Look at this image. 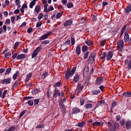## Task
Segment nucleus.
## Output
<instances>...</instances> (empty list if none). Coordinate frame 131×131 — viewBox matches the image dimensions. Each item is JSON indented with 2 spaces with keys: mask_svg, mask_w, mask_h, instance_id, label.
<instances>
[{
  "mask_svg": "<svg viewBox=\"0 0 131 131\" xmlns=\"http://www.w3.org/2000/svg\"><path fill=\"white\" fill-rule=\"evenodd\" d=\"M113 57V52L109 51L106 55V60L107 61H110Z\"/></svg>",
  "mask_w": 131,
  "mask_h": 131,
  "instance_id": "obj_11",
  "label": "nucleus"
},
{
  "mask_svg": "<svg viewBox=\"0 0 131 131\" xmlns=\"http://www.w3.org/2000/svg\"><path fill=\"white\" fill-rule=\"evenodd\" d=\"M85 43H86V45H87V46H88L89 47H92V46H93L94 45V43H93V41H91V40H86L85 41Z\"/></svg>",
  "mask_w": 131,
  "mask_h": 131,
  "instance_id": "obj_27",
  "label": "nucleus"
},
{
  "mask_svg": "<svg viewBox=\"0 0 131 131\" xmlns=\"http://www.w3.org/2000/svg\"><path fill=\"white\" fill-rule=\"evenodd\" d=\"M17 57H18V53H15L13 54V55L12 56V57L13 59H16V58L17 59Z\"/></svg>",
  "mask_w": 131,
  "mask_h": 131,
  "instance_id": "obj_58",
  "label": "nucleus"
},
{
  "mask_svg": "<svg viewBox=\"0 0 131 131\" xmlns=\"http://www.w3.org/2000/svg\"><path fill=\"white\" fill-rule=\"evenodd\" d=\"M67 8H68L69 9H71V8H73L74 5L72 3H68L67 5Z\"/></svg>",
  "mask_w": 131,
  "mask_h": 131,
  "instance_id": "obj_42",
  "label": "nucleus"
},
{
  "mask_svg": "<svg viewBox=\"0 0 131 131\" xmlns=\"http://www.w3.org/2000/svg\"><path fill=\"white\" fill-rule=\"evenodd\" d=\"M48 75H49V73L48 72L44 73L41 75V78H42L43 79H45V78H46V77H48Z\"/></svg>",
  "mask_w": 131,
  "mask_h": 131,
  "instance_id": "obj_36",
  "label": "nucleus"
},
{
  "mask_svg": "<svg viewBox=\"0 0 131 131\" xmlns=\"http://www.w3.org/2000/svg\"><path fill=\"white\" fill-rule=\"evenodd\" d=\"M18 75H19V71H16L15 73H14L12 76V78L14 80H16L17 79V77H18Z\"/></svg>",
  "mask_w": 131,
  "mask_h": 131,
  "instance_id": "obj_24",
  "label": "nucleus"
},
{
  "mask_svg": "<svg viewBox=\"0 0 131 131\" xmlns=\"http://www.w3.org/2000/svg\"><path fill=\"white\" fill-rule=\"evenodd\" d=\"M7 93H8V90H5L3 92V95L1 94V96H0V97L2 98V99H4L5 97H6V95H7Z\"/></svg>",
  "mask_w": 131,
  "mask_h": 131,
  "instance_id": "obj_35",
  "label": "nucleus"
},
{
  "mask_svg": "<svg viewBox=\"0 0 131 131\" xmlns=\"http://www.w3.org/2000/svg\"><path fill=\"white\" fill-rule=\"evenodd\" d=\"M20 42H16L14 44V46L13 47V49L14 50H16L18 47H19V45Z\"/></svg>",
  "mask_w": 131,
  "mask_h": 131,
  "instance_id": "obj_50",
  "label": "nucleus"
},
{
  "mask_svg": "<svg viewBox=\"0 0 131 131\" xmlns=\"http://www.w3.org/2000/svg\"><path fill=\"white\" fill-rule=\"evenodd\" d=\"M71 45H72V46H74V45H75V38L72 37L71 39Z\"/></svg>",
  "mask_w": 131,
  "mask_h": 131,
  "instance_id": "obj_52",
  "label": "nucleus"
},
{
  "mask_svg": "<svg viewBox=\"0 0 131 131\" xmlns=\"http://www.w3.org/2000/svg\"><path fill=\"white\" fill-rule=\"evenodd\" d=\"M41 25H42V23H41V21L38 22L36 24V27H40Z\"/></svg>",
  "mask_w": 131,
  "mask_h": 131,
  "instance_id": "obj_59",
  "label": "nucleus"
},
{
  "mask_svg": "<svg viewBox=\"0 0 131 131\" xmlns=\"http://www.w3.org/2000/svg\"><path fill=\"white\" fill-rule=\"evenodd\" d=\"M76 70V68L73 67L71 71L70 70L67 69V71L65 74V78L66 79H69L70 78V76H73L74 75V72Z\"/></svg>",
  "mask_w": 131,
  "mask_h": 131,
  "instance_id": "obj_2",
  "label": "nucleus"
},
{
  "mask_svg": "<svg viewBox=\"0 0 131 131\" xmlns=\"http://www.w3.org/2000/svg\"><path fill=\"white\" fill-rule=\"evenodd\" d=\"M125 36L124 37V41L125 42H127V41L129 42V35L128 34V32H125L124 33Z\"/></svg>",
  "mask_w": 131,
  "mask_h": 131,
  "instance_id": "obj_15",
  "label": "nucleus"
},
{
  "mask_svg": "<svg viewBox=\"0 0 131 131\" xmlns=\"http://www.w3.org/2000/svg\"><path fill=\"white\" fill-rule=\"evenodd\" d=\"M131 12V4L127 6L125 9V13L126 15H128Z\"/></svg>",
  "mask_w": 131,
  "mask_h": 131,
  "instance_id": "obj_18",
  "label": "nucleus"
},
{
  "mask_svg": "<svg viewBox=\"0 0 131 131\" xmlns=\"http://www.w3.org/2000/svg\"><path fill=\"white\" fill-rule=\"evenodd\" d=\"M80 53H81V49H80V46L78 45L76 48L75 54L76 55H77V56H79V55H80Z\"/></svg>",
  "mask_w": 131,
  "mask_h": 131,
  "instance_id": "obj_16",
  "label": "nucleus"
},
{
  "mask_svg": "<svg viewBox=\"0 0 131 131\" xmlns=\"http://www.w3.org/2000/svg\"><path fill=\"white\" fill-rule=\"evenodd\" d=\"M41 45H48L49 43H50V41L46 40L45 41H43L41 42Z\"/></svg>",
  "mask_w": 131,
  "mask_h": 131,
  "instance_id": "obj_56",
  "label": "nucleus"
},
{
  "mask_svg": "<svg viewBox=\"0 0 131 131\" xmlns=\"http://www.w3.org/2000/svg\"><path fill=\"white\" fill-rule=\"evenodd\" d=\"M34 105H38V103H39V100L38 99H35L34 100Z\"/></svg>",
  "mask_w": 131,
  "mask_h": 131,
  "instance_id": "obj_62",
  "label": "nucleus"
},
{
  "mask_svg": "<svg viewBox=\"0 0 131 131\" xmlns=\"http://www.w3.org/2000/svg\"><path fill=\"white\" fill-rule=\"evenodd\" d=\"M123 97H131V92H126L123 93Z\"/></svg>",
  "mask_w": 131,
  "mask_h": 131,
  "instance_id": "obj_30",
  "label": "nucleus"
},
{
  "mask_svg": "<svg viewBox=\"0 0 131 131\" xmlns=\"http://www.w3.org/2000/svg\"><path fill=\"white\" fill-rule=\"evenodd\" d=\"M18 85H19V82L16 81L12 85V89H15V88H17Z\"/></svg>",
  "mask_w": 131,
  "mask_h": 131,
  "instance_id": "obj_45",
  "label": "nucleus"
},
{
  "mask_svg": "<svg viewBox=\"0 0 131 131\" xmlns=\"http://www.w3.org/2000/svg\"><path fill=\"white\" fill-rule=\"evenodd\" d=\"M25 113H26V110H24L19 115V118H21V117H22V116H23V115H24V114H25Z\"/></svg>",
  "mask_w": 131,
  "mask_h": 131,
  "instance_id": "obj_53",
  "label": "nucleus"
},
{
  "mask_svg": "<svg viewBox=\"0 0 131 131\" xmlns=\"http://www.w3.org/2000/svg\"><path fill=\"white\" fill-rule=\"evenodd\" d=\"M35 5H36V2L32 1L30 3L29 8H30V9H32V8H33L34 6H35Z\"/></svg>",
  "mask_w": 131,
  "mask_h": 131,
  "instance_id": "obj_37",
  "label": "nucleus"
},
{
  "mask_svg": "<svg viewBox=\"0 0 131 131\" xmlns=\"http://www.w3.org/2000/svg\"><path fill=\"white\" fill-rule=\"evenodd\" d=\"M105 43H106V40L101 41L100 43V47H104V46H105Z\"/></svg>",
  "mask_w": 131,
  "mask_h": 131,
  "instance_id": "obj_54",
  "label": "nucleus"
},
{
  "mask_svg": "<svg viewBox=\"0 0 131 131\" xmlns=\"http://www.w3.org/2000/svg\"><path fill=\"white\" fill-rule=\"evenodd\" d=\"M12 81V78H8L2 80V84H10Z\"/></svg>",
  "mask_w": 131,
  "mask_h": 131,
  "instance_id": "obj_9",
  "label": "nucleus"
},
{
  "mask_svg": "<svg viewBox=\"0 0 131 131\" xmlns=\"http://www.w3.org/2000/svg\"><path fill=\"white\" fill-rule=\"evenodd\" d=\"M90 78H86L84 81V84H85V85H90Z\"/></svg>",
  "mask_w": 131,
  "mask_h": 131,
  "instance_id": "obj_32",
  "label": "nucleus"
},
{
  "mask_svg": "<svg viewBox=\"0 0 131 131\" xmlns=\"http://www.w3.org/2000/svg\"><path fill=\"white\" fill-rule=\"evenodd\" d=\"M106 57H107V52H104L102 54V56L100 57V59L101 60H104V59H105V58H106Z\"/></svg>",
  "mask_w": 131,
  "mask_h": 131,
  "instance_id": "obj_43",
  "label": "nucleus"
},
{
  "mask_svg": "<svg viewBox=\"0 0 131 131\" xmlns=\"http://www.w3.org/2000/svg\"><path fill=\"white\" fill-rule=\"evenodd\" d=\"M103 79H104L103 77L97 78L96 80V84H97V85H100L102 84V82H103Z\"/></svg>",
  "mask_w": 131,
  "mask_h": 131,
  "instance_id": "obj_10",
  "label": "nucleus"
},
{
  "mask_svg": "<svg viewBox=\"0 0 131 131\" xmlns=\"http://www.w3.org/2000/svg\"><path fill=\"white\" fill-rule=\"evenodd\" d=\"M80 112V109L78 108H75L72 110V113L73 114H77V113H79Z\"/></svg>",
  "mask_w": 131,
  "mask_h": 131,
  "instance_id": "obj_23",
  "label": "nucleus"
},
{
  "mask_svg": "<svg viewBox=\"0 0 131 131\" xmlns=\"http://www.w3.org/2000/svg\"><path fill=\"white\" fill-rule=\"evenodd\" d=\"M33 98L34 97L32 96L26 97L24 98V100H30V99H33Z\"/></svg>",
  "mask_w": 131,
  "mask_h": 131,
  "instance_id": "obj_60",
  "label": "nucleus"
},
{
  "mask_svg": "<svg viewBox=\"0 0 131 131\" xmlns=\"http://www.w3.org/2000/svg\"><path fill=\"white\" fill-rule=\"evenodd\" d=\"M39 92H40V90L39 89H38V88H35V89H34V90L32 91V94L33 95H36V94L39 93Z\"/></svg>",
  "mask_w": 131,
  "mask_h": 131,
  "instance_id": "obj_25",
  "label": "nucleus"
},
{
  "mask_svg": "<svg viewBox=\"0 0 131 131\" xmlns=\"http://www.w3.org/2000/svg\"><path fill=\"white\" fill-rule=\"evenodd\" d=\"M107 125L110 129V131H116L119 128V124L113 120L112 121V123L108 121L107 122Z\"/></svg>",
  "mask_w": 131,
  "mask_h": 131,
  "instance_id": "obj_1",
  "label": "nucleus"
},
{
  "mask_svg": "<svg viewBox=\"0 0 131 131\" xmlns=\"http://www.w3.org/2000/svg\"><path fill=\"white\" fill-rule=\"evenodd\" d=\"M42 46H39L33 52V53L32 54V59H33V58H35L38 55L39 53V52L41 51V47Z\"/></svg>",
  "mask_w": 131,
  "mask_h": 131,
  "instance_id": "obj_4",
  "label": "nucleus"
},
{
  "mask_svg": "<svg viewBox=\"0 0 131 131\" xmlns=\"http://www.w3.org/2000/svg\"><path fill=\"white\" fill-rule=\"evenodd\" d=\"M77 90L79 93H80V92L83 90V85H81V83H79V84H78Z\"/></svg>",
  "mask_w": 131,
  "mask_h": 131,
  "instance_id": "obj_22",
  "label": "nucleus"
},
{
  "mask_svg": "<svg viewBox=\"0 0 131 131\" xmlns=\"http://www.w3.org/2000/svg\"><path fill=\"white\" fill-rule=\"evenodd\" d=\"M52 33L53 32L49 31V32L46 33L44 35L40 36L39 38V40L41 41L45 39H47V38H48V37H49V36H50V35H51Z\"/></svg>",
  "mask_w": 131,
  "mask_h": 131,
  "instance_id": "obj_7",
  "label": "nucleus"
},
{
  "mask_svg": "<svg viewBox=\"0 0 131 131\" xmlns=\"http://www.w3.org/2000/svg\"><path fill=\"white\" fill-rule=\"evenodd\" d=\"M73 21L71 19H68L67 21H66V22L64 23L63 24V26L64 27H67L68 26H70V25H72L73 23Z\"/></svg>",
  "mask_w": 131,
  "mask_h": 131,
  "instance_id": "obj_12",
  "label": "nucleus"
},
{
  "mask_svg": "<svg viewBox=\"0 0 131 131\" xmlns=\"http://www.w3.org/2000/svg\"><path fill=\"white\" fill-rule=\"evenodd\" d=\"M11 71H12V69L11 68H8L6 70V72L5 73V75H8V74H10L11 73Z\"/></svg>",
  "mask_w": 131,
  "mask_h": 131,
  "instance_id": "obj_47",
  "label": "nucleus"
},
{
  "mask_svg": "<svg viewBox=\"0 0 131 131\" xmlns=\"http://www.w3.org/2000/svg\"><path fill=\"white\" fill-rule=\"evenodd\" d=\"M15 20H16V17L15 16H11V23H14Z\"/></svg>",
  "mask_w": 131,
  "mask_h": 131,
  "instance_id": "obj_64",
  "label": "nucleus"
},
{
  "mask_svg": "<svg viewBox=\"0 0 131 131\" xmlns=\"http://www.w3.org/2000/svg\"><path fill=\"white\" fill-rule=\"evenodd\" d=\"M88 49H89V47H88L86 46L85 45L83 46L82 47V53H85Z\"/></svg>",
  "mask_w": 131,
  "mask_h": 131,
  "instance_id": "obj_28",
  "label": "nucleus"
},
{
  "mask_svg": "<svg viewBox=\"0 0 131 131\" xmlns=\"http://www.w3.org/2000/svg\"><path fill=\"white\" fill-rule=\"evenodd\" d=\"M84 56H83V59H88V57H89V54H90V52H84Z\"/></svg>",
  "mask_w": 131,
  "mask_h": 131,
  "instance_id": "obj_46",
  "label": "nucleus"
},
{
  "mask_svg": "<svg viewBox=\"0 0 131 131\" xmlns=\"http://www.w3.org/2000/svg\"><path fill=\"white\" fill-rule=\"evenodd\" d=\"M89 73H90V68H89L88 66H85L84 68L83 74L88 75Z\"/></svg>",
  "mask_w": 131,
  "mask_h": 131,
  "instance_id": "obj_17",
  "label": "nucleus"
},
{
  "mask_svg": "<svg viewBox=\"0 0 131 131\" xmlns=\"http://www.w3.org/2000/svg\"><path fill=\"white\" fill-rule=\"evenodd\" d=\"M62 15H63V12L57 13L56 14V19H60L62 17Z\"/></svg>",
  "mask_w": 131,
  "mask_h": 131,
  "instance_id": "obj_39",
  "label": "nucleus"
},
{
  "mask_svg": "<svg viewBox=\"0 0 131 131\" xmlns=\"http://www.w3.org/2000/svg\"><path fill=\"white\" fill-rule=\"evenodd\" d=\"M39 10H40V6L36 5L35 8L36 13H38V12H39Z\"/></svg>",
  "mask_w": 131,
  "mask_h": 131,
  "instance_id": "obj_41",
  "label": "nucleus"
},
{
  "mask_svg": "<svg viewBox=\"0 0 131 131\" xmlns=\"http://www.w3.org/2000/svg\"><path fill=\"white\" fill-rule=\"evenodd\" d=\"M79 77L78 74H76L74 76V79L73 80V82H77V81L79 80Z\"/></svg>",
  "mask_w": 131,
  "mask_h": 131,
  "instance_id": "obj_21",
  "label": "nucleus"
},
{
  "mask_svg": "<svg viewBox=\"0 0 131 131\" xmlns=\"http://www.w3.org/2000/svg\"><path fill=\"white\" fill-rule=\"evenodd\" d=\"M31 76H32V73H29L26 76V79L25 80V82L27 83L29 81L30 78H31Z\"/></svg>",
  "mask_w": 131,
  "mask_h": 131,
  "instance_id": "obj_20",
  "label": "nucleus"
},
{
  "mask_svg": "<svg viewBox=\"0 0 131 131\" xmlns=\"http://www.w3.org/2000/svg\"><path fill=\"white\" fill-rule=\"evenodd\" d=\"M92 17V21L96 22V21L97 20V16L95 15H93Z\"/></svg>",
  "mask_w": 131,
  "mask_h": 131,
  "instance_id": "obj_63",
  "label": "nucleus"
},
{
  "mask_svg": "<svg viewBox=\"0 0 131 131\" xmlns=\"http://www.w3.org/2000/svg\"><path fill=\"white\" fill-rule=\"evenodd\" d=\"M69 45H70V40H67V41H66L64 43L63 46L66 47V46H67V45L69 46Z\"/></svg>",
  "mask_w": 131,
  "mask_h": 131,
  "instance_id": "obj_57",
  "label": "nucleus"
},
{
  "mask_svg": "<svg viewBox=\"0 0 131 131\" xmlns=\"http://www.w3.org/2000/svg\"><path fill=\"white\" fill-rule=\"evenodd\" d=\"M125 124L126 125V129L129 130L131 129V121L128 120L125 121Z\"/></svg>",
  "mask_w": 131,
  "mask_h": 131,
  "instance_id": "obj_13",
  "label": "nucleus"
},
{
  "mask_svg": "<svg viewBox=\"0 0 131 131\" xmlns=\"http://www.w3.org/2000/svg\"><path fill=\"white\" fill-rule=\"evenodd\" d=\"M124 47V42L123 40H120L117 42V48L119 52H122V50Z\"/></svg>",
  "mask_w": 131,
  "mask_h": 131,
  "instance_id": "obj_3",
  "label": "nucleus"
},
{
  "mask_svg": "<svg viewBox=\"0 0 131 131\" xmlns=\"http://www.w3.org/2000/svg\"><path fill=\"white\" fill-rule=\"evenodd\" d=\"M59 98L60 99L58 100V103L61 109H66L65 106H64V102H66V98L64 97L62 99L59 97Z\"/></svg>",
  "mask_w": 131,
  "mask_h": 131,
  "instance_id": "obj_5",
  "label": "nucleus"
},
{
  "mask_svg": "<svg viewBox=\"0 0 131 131\" xmlns=\"http://www.w3.org/2000/svg\"><path fill=\"white\" fill-rule=\"evenodd\" d=\"M121 119V116L120 115H117L116 116V120L118 122Z\"/></svg>",
  "mask_w": 131,
  "mask_h": 131,
  "instance_id": "obj_48",
  "label": "nucleus"
},
{
  "mask_svg": "<svg viewBox=\"0 0 131 131\" xmlns=\"http://www.w3.org/2000/svg\"><path fill=\"white\" fill-rule=\"evenodd\" d=\"M100 93H101V91H100V90L92 91V95H98V94H100Z\"/></svg>",
  "mask_w": 131,
  "mask_h": 131,
  "instance_id": "obj_29",
  "label": "nucleus"
},
{
  "mask_svg": "<svg viewBox=\"0 0 131 131\" xmlns=\"http://www.w3.org/2000/svg\"><path fill=\"white\" fill-rule=\"evenodd\" d=\"M93 107V104L91 103H87L84 105V107L86 108V109H91Z\"/></svg>",
  "mask_w": 131,
  "mask_h": 131,
  "instance_id": "obj_33",
  "label": "nucleus"
},
{
  "mask_svg": "<svg viewBox=\"0 0 131 131\" xmlns=\"http://www.w3.org/2000/svg\"><path fill=\"white\" fill-rule=\"evenodd\" d=\"M59 86H62L61 82L58 81L53 85V88H59Z\"/></svg>",
  "mask_w": 131,
  "mask_h": 131,
  "instance_id": "obj_26",
  "label": "nucleus"
},
{
  "mask_svg": "<svg viewBox=\"0 0 131 131\" xmlns=\"http://www.w3.org/2000/svg\"><path fill=\"white\" fill-rule=\"evenodd\" d=\"M26 58V55L24 54H18L17 56V60H22Z\"/></svg>",
  "mask_w": 131,
  "mask_h": 131,
  "instance_id": "obj_19",
  "label": "nucleus"
},
{
  "mask_svg": "<svg viewBox=\"0 0 131 131\" xmlns=\"http://www.w3.org/2000/svg\"><path fill=\"white\" fill-rule=\"evenodd\" d=\"M95 58H96V53H91L88 59V61L90 64H93L94 62H95Z\"/></svg>",
  "mask_w": 131,
  "mask_h": 131,
  "instance_id": "obj_6",
  "label": "nucleus"
},
{
  "mask_svg": "<svg viewBox=\"0 0 131 131\" xmlns=\"http://www.w3.org/2000/svg\"><path fill=\"white\" fill-rule=\"evenodd\" d=\"M119 124H120L121 126H123L124 124H125V119H122V120L120 121Z\"/></svg>",
  "mask_w": 131,
  "mask_h": 131,
  "instance_id": "obj_38",
  "label": "nucleus"
},
{
  "mask_svg": "<svg viewBox=\"0 0 131 131\" xmlns=\"http://www.w3.org/2000/svg\"><path fill=\"white\" fill-rule=\"evenodd\" d=\"M43 17V14L42 13H41L38 15L37 18L38 19L39 21H40V20L42 19Z\"/></svg>",
  "mask_w": 131,
  "mask_h": 131,
  "instance_id": "obj_49",
  "label": "nucleus"
},
{
  "mask_svg": "<svg viewBox=\"0 0 131 131\" xmlns=\"http://www.w3.org/2000/svg\"><path fill=\"white\" fill-rule=\"evenodd\" d=\"M84 124H85V122L82 121V122H79L78 123V126L79 127H82L83 126V125H84Z\"/></svg>",
  "mask_w": 131,
  "mask_h": 131,
  "instance_id": "obj_40",
  "label": "nucleus"
},
{
  "mask_svg": "<svg viewBox=\"0 0 131 131\" xmlns=\"http://www.w3.org/2000/svg\"><path fill=\"white\" fill-rule=\"evenodd\" d=\"M12 56L11 52H8L5 54V58H8V56Z\"/></svg>",
  "mask_w": 131,
  "mask_h": 131,
  "instance_id": "obj_61",
  "label": "nucleus"
},
{
  "mask_svg": "<svg viewBox=\"0 0 131 131\" xmlns=\"http://www.w3.org/2000/svg\"><path fill=\"white\" fill-rule=\"evenodd\" d=\"M28 105H29V106H33V101L31 100H28Z\"/></svg>",
  "mask_w": 131,
  "mask_h": 131,
  "instance_id": "obj_55",
  "label": "nucleus"
},
{
  "mask_svg": "<svg viewBox=\"0 0 131 131\" xmlns=\"http://www.w3.org/2000/svg\"><path fill=\"white\" fill-rule=\"evenodd\" d=\"M15 129H16V127L15 126H12L8 129H4L3 131H14Z\"/></svg>",
  "mask_w": 131,
  "mask_h": 131,
  "instance_id": "obj_31",
  "label": "nucleus"
},
{
  "mask_svg": "<svg viewBox=\"0 0 131 131\" xmlns=\"http://www.w3.org/2000/svg\"><path fill=\"white\" fill-rule=\"evenodd\" d=\"M60 96H61V93L59 89L56 88L54 92L53 98H57L58 97H60Z\"/></svg>",
  "mask_w": 131,
  "mask_h": 131,
  "instance_id": "obj_8",
  "label": "nucleus"
},
{
  "mask_svg": "<svg viewBox=\"0 0 131 131\" xmlns=\"http://www.w3.org/2000/svg\"><path fill=\"white\" fill-rule=\"evenodd\" d=\"M85 101V100L84 98H81L80 102V105L82 106L84 105V102Z\"/></svg>",
  "mask_w": 131,
  "mask_h": 131,
  "instance_id": "obj_51",
  "label": "nucleus"
},
{
  "mask_svg": "<svg viewBox=\"0 0 131 131\" xmlns=\"http://www.w3.org/2000/svg\"><path fill=\"white\" fill-rule=\"evenodd\" d=\"M102 124V123L100 122H95L93 123V126H100Z\"/></svg>",
  "mask_w": 131,
  "mask_h": 131,
  "instance_id": "obj_34",
  "label": "nucleus"
},
{
  "mask_svg": "<svg viewBox=\"0 0 131 131\" xmlns=\"http://www.w3.org/2000/svg\"><path fill=\"white\" fill-rule=\"evenodd\" d=\"M45 127V125L43 124H37L36 126V128H43Z\"/></svg>",
  "mask_w": 131,
  "mask_h": 131,
  "instance_id": "obj_44",
  "label": "nucleus"
},
{
  "mask_svg": "<svg viewBox=\"0 0 131 131\" xmlns=\"http://www.w3.org/2000/svg\"><path fill=\"white\" fill-rule=\"evenodd\" d=\"M125 65H127V68L128 70H130L131 69V59L128 61L127 60H125L124 61Z\"/></svg>",
  "mask_w": 131,
  "mask_h": 131,
  "instance_id": "obj_14",
  "label": "nucleus"
}]
</instances>
